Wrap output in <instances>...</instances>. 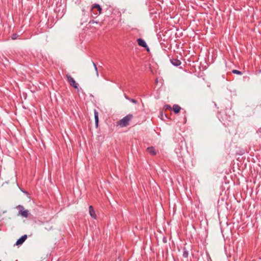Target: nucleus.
I'll return each instance as SVG.
<instances>
[{
  "label": "nucleus",
  "mask_w": 261,
  "mask_h": 261,
  "mask_svg": "<svg viewBox=\"0 0 261 261\" xmlns=\"http://www.w3.org/2000/svg\"><path fill=\"white\" fill-rule=\"evenodd\" d=\"M133 117V115L129 114L120 119L118 121V124L122 127L126 126L129 124V122L132 119Z\"/></svg>",
  "instance_id": "nucleus-1"
},
{
  "label": "nucleus",
  "mask_w": 261,
  "mask_h": 261,
  "mask_svg": "<svg viewBox=\"0 0 261 261\" xmlns=\"http://www.w3.org/2000/svg\"><path fill=\"white\" fill-rule=\"evenodd\" d=\"M66 76H67V81L69 82L70 86H72L75 89H77L79 85L77 83H76V82L73 79V78L72 77H71V76H70L69 74H67Z\"/></svg>",
  "instance_id": "nucleus-2"
},
{
  "label": "nucleus",
  "mask_w": 261,
  "mask_h": 261,
  "mask_svg": "<svg viewBox=\"0 0 261 261\" xmlns=\"http://www.w3.org/2000/svg\"><path fill=\"white\" fill-rule=\"evenodd\" d=\"M137 42L139 46L146 48L147 51H149V47H148L146 43L143 39L141 38H139L137 39Z\"/></svg>",
  "instance_id": "nucleus-3"
},
{
  "label": "nucleus",
  "mask_w": 261,
  "mask_h": 261,
  "mask_svg": "<svg viewBox=\"0 0 261 261\" xmlns=\"http://www.w3.org/2000/svg\"><path fill=\"white\" fill-rule=\"evenodd\" d=\"M27 239V235L24 234L22 236H21L19 239L17 240L16 241L15 245H22L24 242Z\"/></svg>",
  "instance_id": "nucleus-4"
},
{
  "label": "nucleus",
  "mask_w": 261,
  "mask_h": 261,
  "mask_svg": "<svg viewBox=\"0 0 261 261\" xmlns=\"http://www.w3.org/2000/svg\"><path fill=\"white\" fill-rule=\"evenodd\" d=\"M89 212L90 215L91 216V217L92 218H93L94 219H96L97 216L95 214V211L93 208V207L92 205H90L89 207Z\"/></svg>",
  "instance_id": "nucleus-5"
},
{
  "label": "nucleus",
  "mask_w": 261,
  "mask_h": 261,
  "mask_svg": "<svg viewBox=\"0 0 261 261\" xmlns=\"http://www.w3.org/2000/svg\"><path fill=\"white\" fill-rule=\"evenodd\" d=\"M20 214L24 218H28L29 216V211L27 210H24L23 206H21V210L19 211Z\"/></svg>",
  "instance_id": "nucleus-6"
},
{
  "label": "nucleus",
  "mask_w": 261,
  "mask_h": 261,
  "mask_svg": "<svg viewBox=\"0 0 261 261\" xmlns=\"http://www.w3.org/2000/svg\"><path fill=\"white\" fill-rule=\"evenodd\" d=\"M171 64L175 66H178L181 64V62L177 59H170Z\"/></svg>",
  "instance_id": "nucleus-7"
},
{
  "label": "nucleus",
  "mask_w": 261,
  "mask_h": 261,
  "mask_svg": "<svg viewBox=\"0 0 261 261\" xmlns=\"http://www.w3.org/2000/svg\"><path fill=\"white\" fill-rule=\"evenodd\" d=\"M172 110L175 114H177L181 110V108L178 105H174L172 107Z\"/></svg>",
  "instance_id": "nucleus-8"
},
{
  "label": "nucleus",
  "mask_w": 261,
  "mask_h": 261,
  "mask_svg": "<svg viewBox=\"0 0 261 261\" xmlns=\"http://www.w3.org/2000/svg\"><path fill=\"white\" fill-rule=\"evenodd\" d=\"M147 150L151 155H154L156 154L155 148L152 146L148 147Z\"/></svg>",
  "instance_id": "nucleus-9"
},
{
  "label": "nucleus",
  "mask_w": 261,
  "mask_h": 261,
  "mask_svg": "<svg viewBox=\"0 0 261 261\" xmlns=\"http://www.w3.org/2000/svg\"><path fill=\"white\" fill-rule=\"evenodd\" d=\"M94 118L95 125L97 127L98 124V113L96 110H94Z\"/></svg>",
  "instance_id": "nucleus-10"
},
{
  "label": "nucleus",
  "mask_w": 261,
  "mask_h": 261,
  "mask_svg": "<svg viewBox=\"0 0 261 261\" xmlns=\"http://www.w3.org/2000/svg\"><path fill=\"white\" fill-rule=\"evenodd\" d=\"M182 256L185 258H187L189 256V251L187 250V249L185 247L183 248Z\"/></svg>",
  "instance_id": "nucleus-11"
},
{
  "label": "nucleus",
  "mask_w": 261,
  "mask_h": 261,
  "mask_svg": "<svg viewBox=\"0 0 261 261\" xmlns=\"http://www.w3.org/2000/svg\"><path fill=\"white\" fill-rule=\"evenodd\" d=\"M92 8H97L100 13H101V11L102 10V9L101 8L100 6L98 4H95L93 5Z\"/></svg>",
  "instance_id": "nucleus-12"
},
{
  "label": "nucleus",
  "mask_w": 261,
  "mask_h": 261,
  "mask_svg": "<svg viewBox=\"0 0 261 261\" xmlns=\"http://www.w3.org/2000/svg\"><path fill=\"white\" fill-rule=\"evenodd\" d=\"M232 72L234 74H239V75L242 74V72L241 71L236 70V69H233L232 71Z\"/></svg>",
  "instance_id": "nucleus-13"
},
{
  "label": "nucleus",
  "mask_w": 261,
  "mask_h": 261,
  "mask_svg": "<svg viewBox=\"0 0 261 261\" xmlns=\"http://www.w3.org/2000/svg\"><path fill=\"white\" fill-rule=\"evenodd\" d=\"M92 64L94 67L95 70L96 71V75L97 76H98V69H97L96 65L95 64V63L94 62L92 61Z\"/></svg>",
  "instance_id": "nucleus-14"
},
{
  "label": "nucleus",
  "mask_w": 261,
  "mask_h": 261,
  "mask_svg": "<svg viewBox=\"0 0 261 261\" xmlns=\"http://www.w3.org/2000/svg\"><path fill=\"white\" fill-rule=\"evenodd\" d=\"M19 35L17 34H13L11 36V39L13 40H15L18 37Z\"/></svg>",
  "instance_id": "nucleus-15"
},
{
  "label": "nucleus",
  "mask_w": 261,
  "mask_h": 261,
  "mask_svg": "<svg viewBox=\"0 0 261 261\" xmlns=\"http://www.w3.org/2000/svg\"><path fill=\"white\" fill-rule=\"evenodd\" d=\"M164 109L166 110H171V107L170 105H165L164 106Z\"/></svg>",
  "instance_id": "nucleus-16"
},
{
  "label": "nucleus",
  "mask_w": 261,
  "mask_h": 261,
  "mask_svg": "<svg viewBox=\"0 0 261 261\" xmlns=\"http://www.w3.org/2000/svg\"><path fill=\"white\" fill-rule=\"evenodd\" d=\"M129 101H131L132 102L134 103H135V104H137L138 103V101L135 100V99H133V98H130L129 99Z\"/></svg>",
  "instance_id": "nucleus-17"
},
{
  "label": "nucleus",
  "mask_w": 261,
  "mask_h": 261,
  "mask_svg": "<svg viewBox=\"0 0 261 261\" xmlns=\"http://www.w3.org/2000/svg\"><path fill=\"white\" fill-rule=\"evenodd\" d=\"M256 133H261V127L257 129V130L256 131Z\"/></svg>",
  "instance_id": "nucleus-18"
},
{
  "label": "nucleus",
  "mask_w": 261,
  "mask_h": 261,
  "mask_svg": "<svg viewBox=\"0 0 261 261\" xmlns=\"http://www.w3.org/2000/svg\"><path fill=\"white\" fill-rule=\"evenodd\" d=\"M124 97L128 100L130 99V98H129L126 94H124Z\"/></svg>",
  "instance_id": "nucleus-19"
},
{
  "label": "nucleus",
  "mask_w": 261,
  "mask_h": 261,
  "mask_svg": "<svg viewBox=\"0 0 261 261\" xmlns=\"http://www.w3.org/2000/svg\"><path fill=\"white\" fill-rule=\"evenodd\" d=\"M184 114H185V116L186 117V112L185 111H184Z\"/></svg>",
  "instance_id": "nucleus-20"
},
{
  "label": "nucleus",
  "mask_w": 261,
  "mask_h": 261,
  "mask_svg": "<svg viewBox=\"0 0 261 261\" xmlns=\"http://www.w3.org/2000/svg\"><path fill=\"white\" fill-rule=\"evenodd\" d=\"M0 261H1V260H0Z\"/></svg>",
  "instance_id": "nucleus-21"
}]
</instances>
